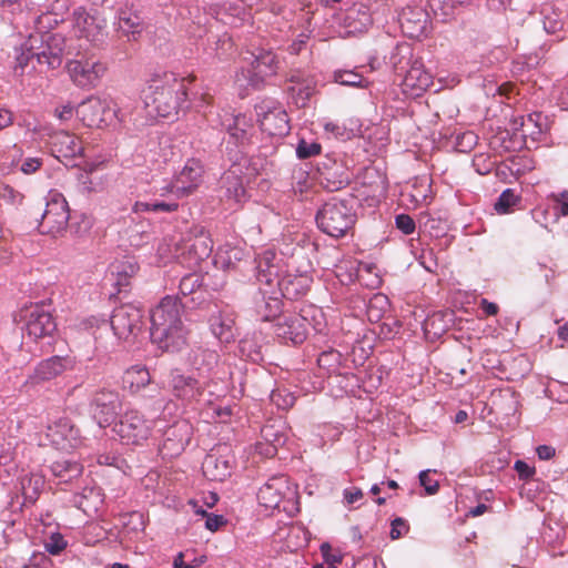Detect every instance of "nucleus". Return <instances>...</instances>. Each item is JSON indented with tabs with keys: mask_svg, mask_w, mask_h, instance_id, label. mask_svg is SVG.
<instances>
[{
	"mask_svg": "<svg viewBox=\"0 0 568 568\" xmlns=\"http://www.w3.org/2000/svg\"><path fill=\"white\" fill-rule=\"evenodd\" d=\"M182 308L179 297L168 295L150 313V336L162 351L175 353L187 345L189 331L181 318Z\"/></svg>",
	"mask_w": 568,
	"mask_h": 568,
	"instance_id": "nucleus-1",
	"label": "nucleus"
},
{
	"mask_svg": "<svg viewBox=\"0 0 568 568\" xmlns=\"http://www.w3.org/2000/svg\"><path fill=\"white\" fill-rule=\"evenodd\" d=\"M187 80L173 72H164L151 79L144 93V102L159 116L171 118L189 108Z\"/></svg>",
	"mask_w": 568,
	"mask_h": 568,
	"instance_id": "nucleus-2",
	"label": "nucleus"
},
{
	"mask_svg": "<svg viewBox=\"0 0 568 568\" xmlns=\"http://www.w3.org/2000/svg\"><path fill=\"white\" fill-rule=\"evenodd\" d=\"M64 49L65 39L59 33L30 34L20 47L14 70L16 72L20 70L22 75L29 63L33 61L40 65V72L58 69L62 64Z\"/></svg>",
	"mask_w": 568,
	"mask_h": 568,
	"instance_id": "nucleus-3",
	"label": "nucleus"
},
{
	"mask_svg": "<svg viewBox=\"0 0 568 568\" xmlns=\"http://www.w3.org/2000/svg\"><path fill=\"white\" fill-rule=\"evenodd\" d=\"M315 220L323 233L339 239L355 225L356 213L349 201L332 197L318 209Z\"/></svg>",
	"mask_w": 568,
	"mask_h": 568,
	"instance_id": "nucleus-4",
	"label": "nucleus"
},
{
	"mask_svg": "<svg viewBox=\"0 0 568 568\" xmlns=\"http://www.w3.org/2000/svg\"><path fill=\"white\" fill-rule=\"evenodd\" d=\"M213 241L209 232L200 225H194L175 245L174 256L176 261L187 267L196 268L211 256Z\"/></svg>",
	"mask_w": 568,
	"mask_h": 568,
	"instance_id": "nucleus-5",
	"label": "nucleus"
},
{
	"mask_svg": "<svg viewBox=\"0 0 568 568\" xmlns=\"http://www.w3.org/2000/svg\"><path fill=\"white\" fill-rule=\"evenodd\" d=\"M221 116V126L229 134L224 153L231 163L236 164L245 159L244 148L251 141L253 132L252 119L245 114L224 112Z\"/></svg>",
	"mask_w": 568,
	"mask_h": 568,
	"instance_id": "nucleus-6",
	"label": "nucleus"
},
{
	"mask_svg": "<svg viewBox=\"0 0 568 568\" xmlns=\"http://www.w3.org/2000/svg\"><path fill=\"white\" fill-rule=\"evenodd\" d=\"M143 314L142 311L132 304H123L114 308L110 322L101 320L100 322L92 317L89 323L93 325V321L97 322L98 328H112L114 335L119 339L129 341L135 338L143 327Z\"/></svg>",
	"mask_w": 568,
	"mask_h": 568,
	"instance_id": "nucleus-7",
	"label": "nucleus"
},
{
	"mask_svg": "<svg viewBox=\"0 0 568 568\" xmlns=\"http://www.w3.org/2000/svg\"><path fill=\"white\" fill-rule=\"evenodd\" d=\"M14 321L22 323L21 328L34 341L51 336L57 329V323L44 304L26 306L19 311Z\"/></svg>",
	"mask_w": 568,
	"mask_h": 568,
	"instance_id": "nucleus-8",
	"label": "nucleus"
},
{
	"mask_svg": "<svg viewBox=\"0 0 568 568\" xmlns=\"http://www.w3.org/2000/svg\"><path fill=\"white\" fill-rule=\"evenodd\" d=\"M69 219L70 210L65 197L55 190L49 191L39 224L41 232L57 236L67 230Z\"/></svg>",
	"mask_w": 568,
	"mask_h": 568,
	"instance_id": "nucleus-9",
	"label": "nucleus"
},
{
	"mask_svg": "<svg viewBox=\"0 0 568 568\" xmlns=\"http://www.w3.org/2000/svg\"><path fill=\"white\" fill-rule=\"evenodd\" d=\"M153 420L136 409L126 410L115 424L114 430L126 445H142L151 436Z\"/></svg>",
	"mask_w": 568,
	"mask_h": 568,
	"instance_id": "nucleus-10",
	"label": "nucleus"
},
{
	"mask_svg": "<svg viewBox=\"0 0 568 568\" xmlns=\"http://www.w3.org/2000/svg\"><path fill=\"white\" fill-rule=\"evenodd\" d=\"M75 113L85 126H99L101 123H109L113 119L122 120L116 104L109 99L90 97L82 101Z\"/></svg>",
	"mask_w": 568,
	"mask_h": 568,
	"instance_id": "nucleus-11",
	"label": "nucleus"
},
{
	"mask_svg": "<svg viewBox=\"0 0 568 568\" xmlns=\"http://www.w3.org/2000/svg\"><path fill=\"white\" fill-rule=\"evenodd\" d=\"M65 69L75 87L93 89L100 83L106 71V65L93 58H81L68 61Z\"/></svg>",
	"mask_w": 568,
	"mask_h": 568,
	"instance_id": "nucleus-12",
	"label": "nucleus"
},
{
	"mask_svg": "<svg viewBox=\"0 0 568 568\" xmlns=\"http://www.w3.org/2000/svg\"><path fill=\"white\" fill-rule=\"evenodd\" d=\"M262 132L270 136L283 138L290 133V120L286 111L273 101H263L255 106Z\"/></svg>",
	"mask_w": 568,
	"mask_h": 568,
	"instance_id": "nucleus-13",
	"label": "nucleus"
},
{
	"mask_svg": "<svg viewBox=\"0 0 568 568\" xmlns=\"http://www.w3.org/2000/svg\"><path fill=\"white\" fill-rule=\"evenodd\" d=\"M77 366L74 356L53 355L40 361L28 376L26 384L32 386L50 382L61 376L65 372H71Z\"/></svg>",
	"mask_w": 568,
	"mask_h": 568,
	"instance_id": "nucleus-14",
	"label": "nucleus"
},
{
	"mask_svg": "<svg viewBox=\"0 0 568 568\" xmlns=\"http://www.w3.org/2000/svg\"><path fill=\"white\" fill-rule=\"evenodd\" d=\"M193 435V427L186 419L175 420L164 429L159 450L164 458H173L182 454Z\"/></svg>",
	"mask_w": 568,
	"mask_h": 568,
	"instance_id": "nucleus-15",
	"label": "nucleus"
},
{
	"mask_svg": "<svg viewBox=\"0 0 568 568\" xmlns=\"http://www.w3.org/2000/svg\"><path fill=\"white\" fill-rule=\"evenodd\" d=\"M168 386L175 398L184 403H192L201 398L207 382L185 375L181 369L174 368L170 371Z\"/></svg>",
	"mask_w": 568,
	"mask_h": 568,
	"instance_id": "nucleus-16",
	"label": "nucleus"
},
{
	"mask_svg": "<svg viewBox=\"0 0 568 568\" xmlns=\"http://www.w3.org/2000/svg\"><path fill=\"white\" fill-rule=\"evenodd\" d=\"M120 405L116 392L101 389L94 394L90 403L92 417L101 428L108 427L115 420Z\"/></svg>",
	"mask_w": 568,
	"mask_h": 568,
	"instance_id": "nucleus-17",
	"label": "nucleus"
},
{
	"mask_svg": "<svg viewBox=\"0 0 568 568\" xmlns=\"http://www.w3.org/2000/svg\"><path fill=\"white\" fill-rule=\"evenodd\" d=\"M47 437L58 449L69 450L82 444L80 429L69 417H60L48 426Z\"/></svg>",
	"mask_w": 568,
	"mask_h": 568,
	"instance_id": "nucleus-18",
	"label": "nucleus"
},
{
	"mask_svg": "<svg viewBox=\"0 0 568 568\" xmlns=\"http://www.w3.org/2000/svg\"><path fill=\"white\" fill-rule=\"evenodd\" d=\"M203 166L197 160L190 159L183 169L175 175L166 190L176 199L187 196L196 190L202 182Z\"/></svg>",
	"mask_w": 568,
	"mask_h": 568,
	"instance_id": "nucleus-19",
	"label": "nucleus"
},
{
	"mask_svg": "<svg viewBox=\"0 0 568 568\" xmlns=\"http://www.w3.org/2000/svg\"><path fill=\"white\" fill-rule=\"evenodd\" d=\"M320 184L328 192H336L348 185L351 174L347 168L335 159L326 158L318 164Z\"/></svg>",
	"mask_w": 568,
	"mask_h": 568,
	"instance_id": "nucleus-20",
	"label": "nucleus"
},
{
	"mask_svg": "<svg viewBox=\"0 0 568 568\" xmlns=\"http://www.w3.org/2000/svg\"><path fill=\"white\" fill-rule=\"evenodd\" d=\"M274 333L285 344H302L307 337V321L297 314L283 315L276 321Z\"/></svg>",
	"mask_w": 568,
	"mask_h": 568,
	"instance_id": "nucleus-21",
	"label": "nucleus"
},
{
	"mask_svg": "<svg viewBox=\"0 0 568 568\" xmlns=\"http://www.w3.org/2000/svg\"><path fill=\"white\" fill-rule=\"evenodd\" d=\"M261 438L263 442L256 444L258 454L265 457H273L277 449L287 442V428L282 420H272L261 428Z\"/></svg>",
	"mask_w": 568,
	"mask_h": 568,
	"instance_id": "nucleus-22",
	"label": "nucleus"
},
{
	"mask_svg": "<svg viewBox=\"0 0 568 568\" xmlns=\"http://www.w3.org/2000/svg\"><path fill=\"white\" fill-rule=\"evenodd\" d=\"M75 31L79 38H84L93 45H101L106 38V23L104 19L91 16L82 10L74 12Z\"/></svg>",
	"mask_w": 568,
	"mask_h": 568,
	"instance_id": "nucleus-23",
	"label": "nucleus"
},
{
	"mask_svg": "<svg viewBox=\"0 0 568 568\" xmlns=\"http://www.w3.org/2000/svg\"><path fill=\"white\" fill-rule=\"evenodd\" d=\"M290 83L287 92L297 106H304L314 94L316 81L314 77L302 69H293L287 75Z\"/></svg>",
	"mask_w": 568,
	"mask_h": 568,
	"instance_id": "nucleus-24",
	"label": "nucleus"
},
{
	"mask_svg": "<svg viewBox=\"0 0 568 568\" xmlns=\"http://www.w3.org/2000/svg\"><path fill=\"white\" fill-rule=\"evenodd\" d=\"M399 77L403 93L412 98L419 97L433 83L432 74L425 70L420 60H415Z\"/></svg>",
	"mask_w": 568,
	"mask_h": 568,
	"instance_id": "nucleus-25",
	"label": "nucleus"
},
{
	"mask_svg": "<svg viewBox=\"0 0 568 568\" xmlns=\"http://www.w3.org/2000/svg\"><path fill=\"white\" fill-rule=\"evenodd\" d=\"M254 303L256 315L261 321H277L281 317L283 302L274 286H261Z\"/></svg>",
	"mask_w": 568,
	"mask_h": 568,
	"instance_id": "nucleus-26",
	"label": "nucleus"
},
{
	"mask_svg": "<svg viewBox=\"0 0 568 568\" xmlns=\"http://www.w3.org/2000/svg\"><path fill=\"white\" fill-rule=\"evenodd\" d=\"M207 322L210 331L221 343L227 344L235 339V315L231 310L214 305Z\"/></svg>",
	"mask_w": 568,
	"mask_h": 568,
	"instance_id": "nucleus-27",
	"label": "nucleus"
},
{
	"mask_svg": "<svg viewBox=\"0 0 568 568\" xmlns=\"http://www.w3.org/2000/svg\"><path fill=\"white\" fill-rule=\"evenodd\" d=\"M220 355L216 351L196 347L192 349L190 362L192 367L197 372L201 381H206L207 385L213 382L217 372Z\"/></svg>",
	"mask_w": 568,
	"mask_h": 568,
	"instance_id": "nucleus-28",
	"label": "nucleus"
},
{
	"mask_svg": "<svg viewBox=\"0 0 568 568\" xmlns=\"http://www.w3.org/2000/svg\"><path fill=\"white\" fill-rule=\"evenodd\" d=\"M312 283V278L307 274L287 273L274 283L275 291L281 297L286 300H297L306 294Z\"/></svg>",
	"mask_w": 568,
	"mask_h": 568,
	"instance_id": "nucleus-29",
	"label": "nucleus"
},
{
	"mask_svg": "<svg viewBox=\"0 0 568 568\" xmlns=\"http://www.w3.org/2000/svg\"><path fill=\"white\" fill-rule=\"evenodd\" d=\"M288 489L285 476H274L270 478L257 493V499L266 508H276L285 497Z\"/></svg>",
	"mask_w": 568,
	"mask_h": 568,
	"instance_id": "nucleus-30",
	"label": "nucleus"
},
{
	"mask_svg": "<svg viewBox=\"0 0 568 568\" xmlns=\"http://www.w3.org/2000/svg\"><path fill=\"white\" fill-rule=\"evenodd\" d=\"M247 57H244V60L252 65L255 75H258L261 79L277 72L280 60L272 50L262 48L256 51L247 52Z\"/></svg>",
	"mask_w": 568,
	"mask_h": 568,
	"instance_id": "nucleus-31",
	"label": "nucleus"
},
{
	"mask_svg": "<svg viewBox=\"0 0 568 568\" xmlns=\"http://www.w3.org/2000/svg\"><path fill=\"white\" fill-rule=\"evenodd\" d=\"M51 151L57 159H73L82 154L83 146L74 134L59 131L51 136Z\"/></svg>",
	"mask_w": 568,
	"mask_h": 568,
	"instance_id": "nucleus-32",
	"label": "nucleus"
},
{
	"mask_svg": "<svg viewBox=\"0 0 568 568\" xmlns=\"http://www.w3.org/2000/svg\"><path fill=\"white\" fill-rule=\"evenodd\" d=\"M403 32L409 38H420L427 33V13L419 8H407L400 17Z\"/></svg>",
	"mask_w": 568,
	"mask_h": 568,
	"instance_id": "nucleus-33",
	"label": "nucleus"
},
{
	"mask_svg": "<svg viewBox=\"0 0 568 568\" xmlns=\"http://www.w3.org/2000/svg\"><path fill=\"white\" fill-rule=\"evenodd\" d=\"M276 261V254L273 251H265L257 258V273L256 278L261 285L272 287L274 283L280 277V267Z\"/></svg>",
	"mask_w": 568,
	"mask_h": 568,
	"instance_id": "nucleus-34",
	"label": "nucleus"
},
{
	"mask_svg": "<svg viewBox=\"0 0 568 568\" xmlns=\"http://www.w3.org/2000/svg\"><path fill=\"white\" fill-rule=\"evenodd\" d=\"M241 162L232 163L231 168L222 175L221 185L225 189V195L235 202H241L245 195V189L241 178Z\"/></svg>",
	"mask_w": 568,
	"mask_h": 568,
	"instance_id": "nucleus-35",
	"label": "nucleus"
},
{
	"mask_svg": "<svg viewBox=\"0 0 568 568\" xmlns=\"http://www.w3.org/2000/svg\"><path fill=\"white\" fill-rule=\"evenodd\" d=\"M51 474L59 479V483H69L78 478L83 470L82 465L71 458H60L49 466Z\"/></svg>",
	"mask_w": 568,
	"mask_h": 568,
	"instance_id": "nucleus-36",
	"label": "nucleus"
},
{
	"mask_svg": "<svg viewBox=\"0 0 568 568\" xmlns=\"http://www.w3.org/2000/svg\"><path fill=\"white\" fill-rule=\"evenodd\" d=\"M417 58H414L413 48L409 43H398L392 51L389 57V64L393 67L395 73L399 77L407 69L414 64Z\"/></svg>",
	"mask_w": 568,
	"mask_h": 568,
	"instance_id": "nucleus-37",
	"label": "nucleus"
},
{
	"mask_svg": "<svg viewBox=\"0 0 568 568\" xmlns=\"http://www.w3.org/2000/svg\"><path fill=\"white\" fill-rule=\"evenodd\" d=\"M202 468L204 475L211 480L223 481L231 475V465L229 462L213 455L205 457Z\"/></svg>",
	"mask_w": 568,
	"mask_h": 568,
	"instance_id": "nucleus-38",
	"label": "nucleus"
},
{
	"mask_svg": "<svg viewBox=\"0 0 568 568\" xmlns=\"http://www.w3.org/2000/svg\"><path fill=\"white\" fill-rule=\"evenodd\" d=\"M123 382L131 393H138L151 383V375L145 366L133 365L125 371Z\"/></svg>",
	"mask_w": 568,
	"mask_h": 568,
	"instance_id": "nucleus-39",
	"label": "nucleus"
},
{
	"mask_svg": "<svg viewBox=\"0 0 568 568\" xmlns=\"http://www.w3.org/2000/svg\"><path fill=\"white\" fill-rule=\"evenodd\" d=\"M119 31L128 37L129 41H135L143 30V22L136 13L121 11L119 14Z\"/></svg>",
	"mask_w": 568,
	"mask_h": 568,
	"instance_id": "nucleus-40",
	"label": "nucleus"
},
{
	"mask_svg": "<svg viewBox=\"0 0 568 568\" xmlns=\"http://www.w3.org/2000/svg\"><path fill=\"white\" fill-rule=\"evenodd\" d=\"M24 503L34 504L44 487V477L40 474H29L20 481Z\"/></svg>",
	"mask_w": 568,
	"mask_h": 568,
	"instance_id": "nucleus-41",
	"label": "nucleus"
},
{
	"mask_svg": "<svg viewBox=\"0 0 568 568\" xmlns=\"http://www.w3.org/2000/svg\"><path fill=\"white\" fill-rule=\"evenodd\" d=\"M542 119L544 115L539 112L530 113L527 116L515 119L513 129L515 131L520 130L524 138L527 135L534 136L542 132Z\"/></svg>",
	"mask_w": 568,
	"mask_h": 568,
	"instance_id": "nucleus-42",
	"label": "nucleus"
},
{
	"mask_svg": "<svg viewBox=\"0 0 568 568\" xmlns=\"http://www.w3.org/2000/svg\"><path fill=\"white\" fill-rule=\"evenodd\" d=\"M74 506L81 509L84 514L91 515L99 509L102 499L100 495L92 488L84 489L81 494L73 497Z\"/></svg>",
	"mask_w": 568,
	"mask_h": 568,
	"instance_id": "nucleus-43",
	"label": "nucleus"
},
{
	"mask_svg": "<svg viewBox=\"0 0 568 568\" xmlns=\"http://www.w3.org/2000/svg\"><path fill=\"white\" fill-rule=\"evenodd\" d=\"M331 78L335 83L352 88H364L367 84V80L354 70H334Z\"/></svg>",
	"mask_w": 568,
	"mask_h": 568,
	"instance_id": "nucleus-44",
	"label": "nucleus"
},
{
	"mask_svg": "<svg viewBox=\"0 0 568 568\" xmlns=\"http://www.w3.org/2000/svg\"><path fill=\"white\" fill-rule=\"evenodd\" d=\"M389 300L385 294H374L367 305V316L371 322H378L389 311Z\"/></svg>",
	"mask_w": 568,
	"mask_h": 568,
	"instance_id": "nucleus-45",
	"label": "nucleus"
},
{
	"mask_svg": "<svg viewBox=\"0 0 568 568\" xmlns=\"http://www.w3.org/2000/svg\"><path fill=\"white\" fill-rule=\"evenodd\" d=\"M179 207V204L176 201H160V200H153L150 202H142L139 201L134 204L133 211L136 213L140 212H174Z\"/></svg>",
	"mask_w": 568,
	"mask_h": 568,
	"instance_id": "nucleus-46",
	"label": "nucleus"
},
{
	"mask_svg": "<svg viewBox=\"0 0 568 568\" xmlns=\"http://www.w3.org/2000/svg\"><path fill=\"white\" fill-rule=\"evenodd\" d=\"M428 8L434 17L445 22L455 13V0H428Z\"/></svg>",
	"mask_w": 568,
	"mask_h": 568,
	"instance_id": "nucleus-47",
	"label": "nucleus"
},
{
	"mask_svg": "<svg viewBox=\"0 0 568 568\" xmlns=\"http://www.w3.org/2000/svg\"><path fill=\"white\" fill-rule=\"evenodd\" d=\"M202 287V276L196 273H190L184 275L179 285V293L183 297H187L191 294L195 293L199 288Z\"/></svg>",
	"mask_w": 568,
	"mask_h": 568,
	"instance_id": "nucleus-48",
	"label": "nucleus"
},
{
	"mask_svg": "<svg viewBox=\"0 0 568 568\" xmlns=\"http://www.w3.org/2000/svg\"><path fill=\"white\" fill-rule=\"evenodd\" d=\"M341 361L342 354L336 349L322 352L317 358L318 366L328 372L336 371L341 365Z\"/></svg>",
	"mask_w": 568,
	"mask_h": 568,
	"instance_id": "nucleus-49",
	"label": "nucleus"
},
{
	"mask_svg": "<svg viewBox=\"0 0 568 568\" xmlns=\"http://www.w3.org/2000/svg\"><path fill=\"white\" fill-rule=\"evenodd\" d=\"M44 549L52 556H59L68 546V541L60 532H52L44 540Z\"/></svg>",
	"mask_w": 568,
	"mask_h": 568,
	"instance_id": "nucleus-50",
	"label": "nucleus"
},
{
	"mask_svg": "<svg viewBox=\"0 0 568 568\" xmlns=\"http://www.w3.org/2000/svg\"><path fill=\"white\" fill-rule=\"evenodd\" d=\"M324 131L332 134L336 139L349 140L354 136L353 130L348 129L344 123L338 121H325L323 123Z\"/></svg>",
	"mask_w": 568,
	"mask_h": 568,
	"instance_id": "nucleus-51",
	"label": "nucleus"
},
{
	"mask_svg": "<svg viewBox=\"0 0 568 568\" xmlns=\"http://www.w3.org/2000/svg\"><path fill=\"white\" fill-rule=\"evenodd\" d=\"M322 151V146L318 142L307 141L305 139H300L296 146V155L301 160L310 159L320 154Z\"/></svg>",
	"mask_w": 568,
	"mask_h": 568,
	"instance_id": "nucleus-52",
	"label": "nucleus"
},
{
	"mask_svg": "<svg viewBox=\"0 0 568 568\" xmlns=\"http://www.w3.org/2000/svg\"><path fill=\"white\" fill-rule=\"evenodd\" d=\"M519 202V196L511 189H506L501 192L495 203V210L498 213H507L509 209Z\"/></svg>",
	"mask_w": 568,
	"mask_h": 568,
	"instance_id": "nucleus-53",
	"label": "nucleus"
},
{
	"mask_svg": "<svg viewBox=\"0 0 568 568\" xmlns=\"http://www.w3.org/2000/svg\"><path fill=\"white\" fill-rule=\"evenodd\" d=\"M271 402L280 409H288L295 404V396L286 389L272 390L270 395Z\"/></svg>",
	"mask_w": 568,
	"mask_h": 568,
	"instance_id": "nucleus-54",
	"label": "nucleus"
},
{
	"mask_svg": "<svg viewBox=\"0 0 568 568\" xmlns=\"http://www.w3.org/2000/svg\"><path fill=\"white\" fill-rule=\"evenodd\" d=\"M549 200L556 216H568V191L551 193Z\"/></svg>",
	"mask_w": 568,
	"mask_h": 568,
	"instance_id": "nucleus-55",
	"label": "nucleus"
},
{
	"mask_svg": "<svg viewBox=\"0 0 568 568\" xmlns=\"http://www.w3.org/2000/svg\"><path fill=\"white\" fill-rule=\"evenodd\" d=\"M321 554L328 568H337L343 561V555L339 551H332V546L328 542H323L320 547Z\"/></svg>",
	"mask_w": 568,
	"mask_h": 568,
	"instance_id": "nucleus-56",
	"label": "nucleus"
},
{
	"mask_svg": "<svg viewBox=\"0 0 568 568\" xmlns=\"http://www.w3.org/2000/svg\"><path fill=\"white\" fill-rule=\"evenodd\" d=\"M430 470L427 469V470H422L419 473V484L420 486L424 487L425 489V493L427 495H434L438 491L439 489V483L437 479H434L432 476H430Z\"/></svg>",
	"mask_w": 568,
	"mask_h": 568,
	"instance_id": "nucleus-57",
	"label": "nucleus"
},
{
	"mask_svg": "<svg viewBox=\"0 0 568 568\" xmlns=\"http://www.w3.org/2000/svg\"><path fill=\"white\" fill-rule=\"evenodd\" d=\"M395 225L405 235L413 234L416 229L414 219L405 213L395 216Z\"/></svg>",
	"mask_w": 568,
	"mask_h": 568,
	"instance_id": "nucleus-58",
	"label": "nucleus"
},
{
	"mask_svg": "<svg viewBox=\"0 0 568 568\" xmlns=\"http://www.w3.org/2000/svg\"><path fill=\"white\" fill-rule=\"evenodd\" d=\"M443 321V315L439 313L433 314L428 316L424 322V331L425 333L433 332L434 335H439L445 332L446 326L439 325L438 323Z\"/></svg>",
	"mask_w": 568,
	"mask_h": 568,
	"instance_id": "nucleus-59",
	"label": "nucleus"
},
{
	"mask_svg": "<svg viewBox=\"0 0 568 568\" xmlns=\"http://www.w3.org/2000/svg\"><path fill=\"white\" fill-rule=\"evenodd\" d=\"M209 303L207 292L201 287L195 293L190 295V300L182 303V307L189 306L192 308L203 307Z\"/></svg>",
	"mask_w": 568,
	"mask_h": 568,
	"instance_id": "nucleus-60",
	"label": "nucleus"
},
{
	"mask_svg": "<svg viewBox=\"0 0 568 568\" xmlns=\"http://www.w3.org/2000/svg\"><path fill=\"white\" fill-rule=\"evenodd\" d=\"M196 513L201 514L202 516H204L206 518L205 519V528L211 531H216L220 527H222L223 525L226 524V520L222 515L209 514L203 509L196 510Z\"/></svg>",
	"mask_w": 568,
	"mask_h": 568,
	"instance_id": "nucleus-61",
	"label": "nucleus"
},
{
	"mask_svg": "<svg viewBox=\"0 0 568 568\" xmlns=\"http://www.w3.org/2000/svg\"><path fill=\"white\" fill-rule=\"evenodd\" d=\"M408 530H409V526H408L407 521L402 517H397L392 521V528H390L389 536L393 540L399 539L400 537L406 535L408 532Z\"/></svg>",
	"mask_w": 568,
	"mask_h": 568,
	"instance_id": "nucleus-62",
	"label": "nucleus"
},
{
	"mask_svg": "<svg viewBox=\"0 0 568 568\" xmlns=\"http://www.w3.org/2000/svg\"><path fill=\"white\" fill-rule=\"evenodd\" d=\"M139 270V266L135 263L132 262H123L119 263L112 266V275L116 276H129L132 277L134 274H136Z\"/></svg>",
	"mask_w": 568,
	"mask_h": 568,
	"instance_id": "nucleus-63",
	"label": "nucleus"
},
{
	"mask_svg": "<svg viewBox=\"0 0 568 568\" xmlns=\"http://www.w3.org/2000/svg\"><path fill=\"white\" fill-rule=\"evenodd\" d=\"M0 197L10 204H20L23 200V195L10 185L2 186Z\"/></svg>",
	"mask_w": 568,
	"mask_h": 568,
	"instance_id": "nucleus-64",
	"label": "nucleus"
}]
</instances>
